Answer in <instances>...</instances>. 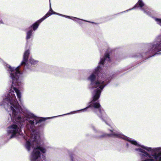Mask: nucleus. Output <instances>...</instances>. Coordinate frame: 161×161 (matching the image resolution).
Wrapping results in <instances>:
<instances>
[{
	"mask_svg": "<svg viewBox=\"0 0 161 161\" xmlns=\"http://www.w3.org/2000/svg\"><path fill=\"white\" fill-rule=\"evenodd\" d=\"M8 71L10 74V77L12 79V84L9 93L8 97L9 98V103L11 110L12 112V117L15 118L18 112H19V108L17 104L15 95L14 94L15 91L17 94V97L20 98L21 97L20 93L18 89L19 84L17 83V80L19 78V75L20 74L19 71V66L15 69L12 68L10 65H8Z\"/></svg>",
	"mask_w": 161,
	"mask_h": 161,
	"instance_id": "obj_1",
	"label": "nucleus"
},
{
	"mask_svg": "<svg viewBox=\"0 0 161 161\" xmlns=\"http://www.w3.org/2000/svg\"><path fill=\"white\" fill-rule=\"evenodd\" d=\"M118 137L129 141L130 143L138 147L136 150L142 153L141 155V161H161V147L154 149L141 145L135 141L131 140L124 135L119 134L116 135Z\"/></svg>",
	"mask_w": 161,
	"mask_h": 161,
	"instance_id": "obj_2",
	"label": "nucleus"
},
{
	"mask_svg": "<svg viewBox=\"0 0 161 161\" xmlns=\"http://www.w3.org/2000/svg\"><path fill=\"white\" fill-rule=\"evenodd\" d=\"M88 80L91 82V86L93 90V100L90 103L88 107L79 111H85L87 108L89 107H93L96 108H99L100 107L99 103L96 101L99 97L101 91L105 86L104 79L101 76H97L93 74L89 77Z\"/></svg>",
	"mask_w": 161,
	"mask_h": 161,
	"instance_id": "obj_3",
	"label": "nucleus"
},
{
	"mask_svg": "<svg viewBox=\"0 0 161 161\" xmlns=\"http://www.w3.org/2000/svg\"><path fill=\"white\" fill-rule=\"evenodd\" d=\"M40 136L38 135H32L31 138V142H27L25 145L26 148L30 150V147L33 145V150L31 154L30 159L31 161H40L42 160L41 158V153H45L46 152L45 149L40 146L41 144ZM42 159H44L43 158Z\"/></svg>",
	"mask_w": 161,
	"mask_h": 161,
	"instance_id": "obj_4",
	"label": "nucleus"
},
{
	"mask_svg": "<svg viewBox=\"0 0 161 161\" xmlns=\"http://www.w3.org/2000/svg\"><path fill=\"white\" fill-rule=\"evenodd\" d=\"M8 133L9 134L12 135L11 137H13L15 135L19 133L20 131V129L16 125H13L10 126L8 129Z\"/></svg>",
	"mask_w": 161,
	"mask_h": 161,
	"instance_id": "obj_5",
	"label": "nucleus"
},
{
	"mask_svg": "<svg viewBox=\"0 0 161 161\" xmlns=\"http://www.w3.org/2000/svg\"><path fill=\"white\" fill-rule=\"evenodd\" d=\"M50 14L48 13H47L41 19L37 21L36 23L33 24L32 25V27L34 31L36 30L38 27V23H40L42 22L43 20L46 19L48 17L49 15Z\"/></svg>",
	"mask_w": 161,
	"mask_h": 161,
	"instance_id": "obj_6",
	"label": "nucleus"
},
{
	"mask_svg": "<svg viewBox=\"0 0 161 161\" xmlns=\"http://www.w3.org/2000/svg\"><path fill=\"white\" fill-rule=\"evenodd\" d=\"M28 119L27 120L30 119V120H29V122L31 124H33L35 121L37 122V120L38 119L37 117H35L32 114H29L28 116Z\"/></svg>",
	"mask_w": 161,
	"mask_h": 161,
	"instance_id": "obj_7",
	"label": "nucleus"
},
{
	"mask_svg": "<svg viewBox=\"0 0 161 161\" xmlns=\"http://www.w3.org/2000/svg\"><path fill=\"white\" fill-rule=\"evenodd\" d=\"M29 54V52L28 50L26 51L24 53L23 60L21 63V65L25 64V62L27 61Z\"/></svg>",
	"mask_w": 161,
	"mask_h": 161,
	"instance_id": "obj_8",
	"label": "nucleus"
},
{
	"mask_svg": "<svg viewBox=\"0 0 161 161\" xmlns=\"http://www.w3.org/2000/svg\"><path fill=\"white\" fill-rule=\"evenodd\" d=\"M109 60V55H107L104 59V60H103V59H101L100 62H99L100 64H103L104 63V61H108Z\"/></svg>",
	"mask_w": 161,
	"mask_h": 161,
	"instance_id": "obj_9",
	"label": "nucleus"
},
{
	"mask_svg": "<svg viewBox=\"0 0 161 161\" xmlns=\"http://www.w3.org/2000/svg\"><path fill=\"white\" fill-rule=\"evenodd\" d=\"M138 3L140 7H142L144 5V4L142 0H139Z\"/></svg>",
	"mask_w": 161,
	"mask_h": 161,
	"instance_id": "obj_10",
	"label": "nucleus"
},
{
	"mask_svg": "<svg viewBox=\"0 0 161 161\" xmlns=\"http://www.w3.org/2000/svg\"><path fill=\"white\" fill-rule=\"evenodd\" d=\"M30 63L32 64H34L36 63L37 61L31 58L30 60Z\"/></svg>",
	"mask_w": 161,
	"mask_h": 161,
	"instance_id": "obj_11",
	"label": "nucleus"
},
{
	"mask_svg": "<svg viewBox=\"0 0 161 161\" xmlns=\"http://www.w3.org/2000/svg\"><path fill=\"white\" fill-rule=\"evenodd\" d=\"M31 31L28 32L27 33V36H26L27 39L29 38H30V36H31Z\"/></svg>",
	"mask_w": 161,
	"mask_h": 161,
	"instance_id": "obj_12",
	"label": "nucleus"
},
{
	"mask_svg": "<svg viewBox=\"0 0 161 161\" xmlns=\"http://www.w3.org/2000/svg\"><path fill=\"white\" fill-rule=\"evenodd\" d=\"M155 20L158 23L161 25V19L156 18Z\"/></svg>",
	"mask_w": 161,
	"mask_h": 161,
	"instance_id": "obj_13",
	"label": "nucleus"
},
{
	"mask_svg": "<svg viewBox=\"0 0 161 161\" xmlns=\"http://www.w3.org/2000/svg\"><path fill=\"white\" fill-rule=\"evenodd\" d=\"M72 18H73V19H72V18H71V19L74 20H75L76 21H79L80 20V19H79L76 18L75 17H72Z\"/></svg>",
	"mask_w": 161,
	"mask_h": 161,
	"instance_id": "obj_14",
	"label": "nucleus"
},
{
	"mask_svg": "<svg viewBox=\"0 0 161 161\" xmlns=\"http://www.w3.org/2000/svg\"><path fill=\"white\" fill-rule=\"evenodd\" d=\"M50 12H51L50 14H54L53 13H52L53 11H52V10L51 7H50Z\"/></svg>",
	"mask_w": 161,
	"mask_h": 161,
	"instance_id": "obj_15",
	"label": "nucleus"
},
{
	"mask_svg": "<svg viewBox=\"0 0 161 161\" xmlns=\"http://www.w3.org/2000/svg\"><path fill=\"white\" fill-rule=\"evenodd\" d=\"M98 111H99V113H101V111L100 110V109H98Z\"/></svg>",
	"mask_w": 161,
	"mask_h": 161,
	"instance_id": "obj_16",
	"label": "nucleus"
},
{
	"mask_svg": "<svg viewBox=\"0 0 161 161\" xmlns=\"http://www.w3.org/2000/svg\"><path fill=\"white\" fill-rule=\"evenodd\" d=\"M65 17L67 18H70V17L68 16H66Z\"/></svg>",
	"mask_w": 161,
	"mask_h": 161,
	"instance_id": "obj_17",
	"label": "nucleus"
}]
</instances>
